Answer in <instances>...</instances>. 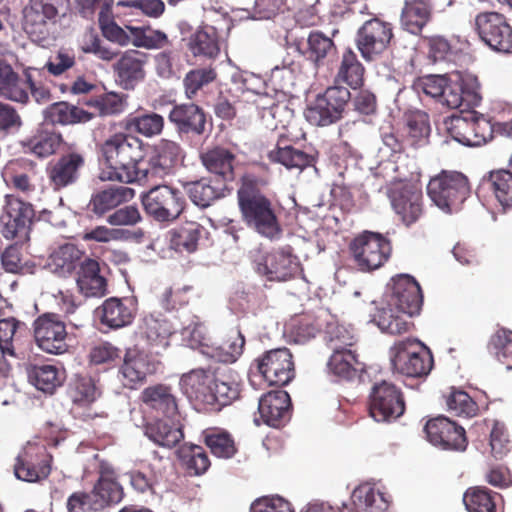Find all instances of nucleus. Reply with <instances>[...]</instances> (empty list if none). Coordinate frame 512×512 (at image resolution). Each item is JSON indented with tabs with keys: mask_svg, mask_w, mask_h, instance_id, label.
Listing matches in <instances>:
<instances>
[{
	"mask_svg": "<svg viewBox=\"0 0 512 512\" xmlns=\"http://www.w3.org/2000/svg\"><path fill=\"white\" fill-rule=\"evenodd\" d=\"M269 180L253 170L246 171L239 179L237 201L243 222L261 236L270 240L282 234L276 205L265 192Z\"/></svg>",
	"mask_w": 512,
	"mask_h": 512,
	"instance_id": "f257e3e1",
	"label": "nucleus"
},
{
	"mask_svg": "<svg viewBox=\"0 0 512 512\" xmlns=\"http://www.w3.org/2000/svg\"><path fill=\"white\" fill-rule=\"evenodd\" d=\"M396 175L389 183L388 196L399 220L406 227L417 223L424 215V201L420 184V170L415 160L408 156L389 164Z\"/></svg>",
	"mask_w": 512,
	"mask_h": 512,
	"instance_id": "f03ea898",
	"label": "nucleus"
},
{
	"mask_svg": "<svg viewBox=\"0 0 512 512\" xmlns=\"http://www.w3.org/2000/svg\"><path fill=\"white\" fill-rule=\"evenodd\" d=\"M105 163L100 178L121 183L142 182L145 180L142 162V142L125 133H115L100 147Z\"/></svg>",
	"mask_w": 512,
	"mask_h": 512,
	"instance_id": "7ed1b4c3",
	"label": "nucleus"
},
{
	"mask_svg": "<svg viewBox=\"0 0 512 512\" xmlns=\"http://www.w3.org/2000/svg\"><path fill=\"white\" fill-rule=\"evenodd\" d=\"M42 438L43 442L29 441L16 458L14 474L19 480L33 483L49 476L52 457L47 447L58 446L65 440V435L57 426L49 423L43 430Z\"/></svg>",
	"mask_w": 512,
	"mask_h": 512,
	"instance_id": "20e7f679",
	"label": "nucleus"
},
{
	"mask_svg": "<svg viewBox=\"0 0 512 512\" xmlns=\"http://www.w3.org/2000/svg\"><path fill=\"white\" fill-rule=\"evenodd\" d=\"M69 9L70 0H29L23 9V28L33 41H43Z\"/></svg>",
	"mask_w": 512,
	"mask_h": 512,
	"instance_id": "39448f33",
	"label": "nucleus"
},
{
	"mask_svg": "<svg viewBox=\"0 0 512 512\" xmlns=\"http://www.w3.org/2000/svg\"><path fill=\"white\" fill-rule=\"evenodd\" d=\"M427 194L440 209L451 212L470 195V183L461 172L443 170L430 179Z\"/></svg>",
	"mask_w": 512,
	"mask_h": 512,
	"instance_id": "423d86ee",
	"label": "nucleus"
},
{
	"mask_svg": "<svg viewBox=\"0 0 512 512\" xmlns=\"http://www.w3.org/2000/svg\"><path fill=\"white\" fill-rule=\"evenodd\" d=\"M391 362L398 373L407 377L427 376L433 367L431 352L417 339L407 338L391 348Z\"/></svg>",
	"mask_w": 512,
	"mask_h": 512,
	"instance_id": "0eeeda50",
	"label": "nucleus"
},
{
	"mask_svg": "<svg viewBox=\"0 0 512 512\" xmlns=\"http://www.w3.org/2000/svg\"><path fill=\"white\" fill-rule=\"evenodd\" d=\"M449 136L458 143L474 147L481 146L492 137V125L483 116L473 110H461L444 120Z\"/></svg>",
	"mask_w": 512,
	"mask_h": 512,
	"instance_id": "6e6552de",
	"label": "nucleus"
},
{
	"mask_svg": "<svg viewBox=\"0 0 512 512\" xmlns=\"http://www.w3.org/2000/svg\"><path fill=\"white\" fill-rule=\"evenodd\" d=\"M144 211L157 222H173L186 208L183 192L169 185H156L141 196Z\"/></svg>",
	"mask_w": 512,
	"mask_h": 512,
	"instance_id": "1a4fd4ad",
	"label": "nucleus"
},
{
	"mask_svg": "<svg viewBox=\"0 0 512 512\" xmlns=\"http://www.w3.org/2000/svg\"><path fill=\"white\" fill-rule=\"evenodd\" d=\"M473 31L492 50L512 54V26L507 17L496 11L479 12L472 23Z\"/></svg>",
	"mask_w": 512,
	"mask_h": 512,
	"instance_id": "9d476101",
	"label": "nucleus"
},
{
	"mask_svg": "<svg viewBox=\"0 0 512 512\" xmlns=\"http://www.w3.org/2000/svg\"><path fill=\"white\" fill-rule=\"evenodd\" d=\"M405 408L403 392L394 383L381 380L372 385L368 398V410L375 421L396 420L404 414Z\"/></svg>",
	"mask_w": 512,
	"mask_h": 512,
	"instance_id": "9b49d317",
	"label": "nucleus"
},
{
	"mask_svg": "<svg viewBox=\"0 0 512 512\" xmlns=\"http://www.w3.org/2000/svg\"><path fill=\"white\" fill-rule=\"evenodd\" d=\"M351 98L348 88L330 86L318 94L314 102L305 110V118L315 126H328L343 117L345 107Z\"/></svg>",
	"mask_w": 512,
	"mask_h": 512,
	"instance_id": "f8f14e48",
	"label": "nucleus"
},
{
	"mask_svg": "<svg viewBox=\"0 0 512 512\" xmlns=\"http://www.w3.org/2000/svg\"><path fill=\"white\" fill-rule=\"evenodd\" d=\"M393 29L392 23L379 17H372L358 28L355 44L365 61H375L388 50L394 38Z\"/></svg>",
	"mask_w": 512,
	"mask_h": 512,
	"instance_id": "ddd939ff",
	"label": "nucleus"
},
{
	"mask_svg": "<svg viewBox=\"0 0 512 512\" xmlns=\"http://www.w3.org/2000/svg\"><path fill=\"white\" fill-rule=\"evenodd\" d=\"M34 219L35 211L31 203L21 200L14 194L5 196L0 223L6 239H17L18 242L29 240Z\"/></svg>",
	"mask_w": 512,
	"mask_h": 512,
	"instance_id": "4468645a",
	"label": "nucleus"
},
{
	"mask_svg": "<svg viewBox=\"0 0 512 512\" xmlns=\"http://www.w3.org/2000/svg\"><path fill=\"white\" fill-rule=\"evenodd\" d=\"M349 249L361 271H372L381 267L390 257L392 250L388 239L379 233L369 231L355 237Z\"/></svg>",
	"mask_w": 512,
	"mask_h": 512,
	"instance_id": "2eb2a0df",
	"label": "nucleus"
},
{
	"mask_svg": "<svg viewBox=\"0 0 512 512\" xmlns=\"http://www.w3.org/2000/svg\"><path fill=\"white\" fill-rule=\"evenodd\" d=\"M256 272L268 281L285 282L297 275L300 268L298 257L290 246L259 253L254 258Z\"/></svg>",
	"mask_w": 512,
	"mask_h": 512,
	"instance_id": "dca6fc26",
	"label": "nucleus"
},
{
	"mask_svg": "<svg viewBox=\"0 0 512 512\" xmlns=\"http://www.w3.org/2000/svg\"><path fill=\"white\" fill-rule=\"evenodd\" d=\"M34 338L37 346L44 352L62 355L69 349L66 325L57 314L45 313L33 323Z\"/></svg>",
	"mask_w": 512,
	"mask_h": 512,
	"instance_id": "f3484780",
	"label": "nucleus"
},
{
	"mask_svg": "<svg viewBox=\"0 0 512 512\" xmlns=\"http://www.w3.org/2000/svg\"><path fill=\"white\" fill-rule=\"evenodd\" d=\"M424 432L427 440L442 450L463 452L468 446L465 429L443 415L429 419Z\"/></svg>",
	"mask_w": 512,
	"mask_h": 512,
	"instance_id": "a211bd4d",
	"label": "nucleus"
},
{
	"mask_svg": "<svg viewBox=\"0 0 512 512\" xmlns=\"http://www.w3.org/2000/svg\"><path fill=\"white\" fill-rule=\"evenodd\" d=\"M86 166L85 152L70 149L48 163L46 172L54 190H61L76 184Z\"/></svg>",
	"mask_w": 512,
	"mask_h": 512,
	"instance_id": "6ab92c4d",
	"label": "nucleus"
},
{
	"mask_svg": "<svg viewBox=\"0 0 512 512\" xmlns=\"http://www.w3.org/2000/svg\"><path fill=\"white\" fill-rule=\"evenodd\" d=\"M255 362L258 372L270 386H285L294 378L293 356L287 348L269 350Z\"/></svg>",
	"mask_w": 512,
	"mask_h": 512,
	"instance_id": "aec40b11",
	"label": "nucleus"
},
{
	"mask_svg": "<svg viewBox=\"0 0 512 512\" xmlns=\"http://www.w3.org/2000/svg\"><path fill=\"white\" fill-rule=\"evenodd\" d=\"M452 4L453 0H405L400 14V25L403 30L420 35L432 20L433 14L443 13Z\"/></svg>",
	"mask_w": 512,
	"mask_h": 512,
	"instance_id": "412c9836",
	"label": "nucleus"
},
{
	"mask_svg": "<svg viewBox=\"0 0 512 512\" xmlns=\"http://www.w3.org/2000/svg\"><path fill=\"white\" fill-rule=\"evenodd\" d=\"M184 159V151L181 145L173 140L161 139L152 150L148 161V167L143 168L145 180L162 179L175 172Z\"/></svg>",
	"mask_w": 512,
	"mask_h": 512,
	"instance_id": "4be33fe9",
	"label": "nucleus"
},
{
	"mask_svg": "<svg viewBox=\"0 0 512 512\" xmlns=\"http://www.w3.org/2000/svg\"><path fill=\"white\" fill-rule=\"evenodd\" d=\"M423 305V293L419 283L408 274H400L392 278V291L388 306L397 309L398 313L410 317L418 315Z\"/></svg>",
	"mask_w": 512,
	"mask_h": 512,
	"instance_id": "5701e85b",
	"label": "nucleus"
},
{
	"mask_svg": "<svg viewBox=\"0 0 512 512\" xmlns=\"http://www.w3.org/2000/svg\"><path fill=\"white\" fill-rule=\"evenodd\" d=\"M142 410L150 418L173 419L179 413L177 397L171 386L166 384L150 385L139 396Z\"/></svg>",
	"mask_w": 512,
	"mask_h": 512,
	"instance_id": "b1692460",
	"label": "nucleus"
},
{
	"mask_svg": "<svg viewBox=\"0 0 512 512\" xmlns=\"http://www.w3.org/2000/svg\"><path fill=\"white\" fill-rule=\"evenodd\" d=\"M137 313V302L132 297H110L95 310L101 325L117 330L132 324Z\"/></svg>",
	"mask_w": 512,
	"mask_h": 512,
	"instance_id": "393cba45",
	"label": "nucleus"
},
{
	"mask_svg": "<svg viewBox=\"0 0 512 512\" xmlns=\"http://www.w3.org/2000/svg\"><path fill=\"white\" fill-rule=\"evenodd\" d=\"M168 120L180 137H200L206 132L207 114L194 103L174 105L168 114Z\"/></svg>",
	"mask_w": 512,
	"mask_h": 512,
	"instance_id": "a878e982",
	"label": "nucleus"
},
{
	"mask_svg": "<svg viewBox=\"0 0 512 512\" xmlns=\"http://www.w3.org/2000/svg\"><path fill=\"white\" fill-rule=\"evenodd\" d=\"M2 178L8 188L29 197L36 192L37 165L32 160L17 158L10 160L2 169Z\"/></svg>",
	"mask_w": 512,
	"mask_h": 512,
	"instance_id": "bb28decb",
	"label": "nucleus"
},
{
	"mask_svg": "<svg viewBox=\"0 0 512 512\" xmlns=\"http://www.w3.org/2000/svg\"><path fill=\"white\" fill-rule=\"evenodd\" d=\"M32 72L41 71L37 68L27 67L20 75L10 64L0 62V97L21 103L29 102V83L32 81Z\"/></svg>",
	"mask_w": 512,
	"mask_h": 512,
	"instance_id": "cd10ccee",
	"label": "nucleus"
},
{
	"mask_svg": "<svg viewBox=\"0 0 512 512\" xmlns=\"http://www.w3.org/2000/svg\"><path fill=\"white\" fill-rule=\"evenodd\" d=\"M147 59L144 52L133 49L125 51L113 64L116 82L125 90H133L145 78Z\"/></svg>",
	"mask_w": 512,
	"mask_h": 512,
	"instance_id": "c85d7f7f",
	"label": "nucleus"
},
{
	"mask_svg": "<svg viewBox=\"0 0 512 512\" xmlns=\"http://www.w3.org/2000/svg\"><path fill=\"white\" fill-rule=\"evenodd\" d=\"M259 414L265 424L281 427L291 415V399L284 390L271 391L262 396L258 405Z\"/></svg>",
	"mask_w": 512,
	"mask_h": 512,
	"instance_id": "c756f323",
	"label": "nucleus"
},
{
	"mask_svg": "<svg viewBox=\"0 0 512 512\" xmlns=\"http://www.w3.org/2000/svg\"><path fill=\"white\" fill-rule=\"evenodd\" d=\"M155 371L154 364L143 352L129 348L126 350L119 374L125 387L135 389L146 381L148 375Z\"/></svg>",
	"mask_w": 512,
	"mask_h": 512,
	"instance_id": "7c9ffc66",
	"label": "nucleus"
},
{
	"mask_svg": "<svg viewBox=\"0 0 512 512\" xmlns=\"http://www.w3.org/2000/svg\"><path fill=\"white\" fill-rule=\"evenodd\" d=\"M240 396V383L236 374L230 369L217 370L212 385V401L208 411L219 412L223 407L232 404Z\"/></svg>",
	"mask_w": 512,
	"mask_h": 512,
	"instance_id": "2f4dec72",
	"label": "nucleus"
},
{
	"mask_svg": "<svg viewBox=\"0 0 512 512\" xmlns=\"http://www.w3.org/2000/svg\"><path fill=\"white\" fill-rule=\"evenodd\" d=\"M389 501L384 494L368 483L356 487L350 501L343 503L338 512H385Z\"/></svg>",
	"mask_w": 512,
	"mask_h": 512,
	"instance_id": "473e14b6",
	"label": "nucleus"
},
{
	"mask_svg": "<svg viewBox=\"0 0 512 512\" xmlns=\"http://www.w3.org/2000/svg\"><path fill=\"white\" fill-rule=\"evenodd\" d=\"M91 491L104 511L107 507L118 504L124 496L115 469L105 462L99 466V476Z\"/></svg>",
	"mask_w": 512,
	"mask_h": 512,
	"instance_id": "72a5a7b5",
	"label": "nucleus"
},
{
	"mask_svg": "<svg viewBox=\"0 0 512 512\" xmlns=\"http://www.w3.org/2000/svg\"><path fill=\"white\" fill-rule=\"evenodd\" d=\"M68 393L76 409H88L87 412H78L80 419L90 421L98 416V414L90 408L91 404L97 399V388L91 376L87 374L74 375L69 384Z\"/></svg>",
	"mask_w": 512,
	"mask_h": 512,
	"instance_id": "f704fd0d",
	"label": "nucleus"
},
{
	"mask_svg": "<svg viewBox=\"0 0 512 512\" xmlns=\"http://www.w3.org/2000/svg\"><path fill=\"white\" fill-rule=\"evenodd\" d=\"M79 292L85 297H102L107 292V281L100 274L99 262L85 256L75 272Z\"/></svg>",
	"mask_w": 512,
	"mask_h": 512,
	"instance_id": "c9c22d12",
	"label": "nucleus"
},
{
	"mask_svg": "<svg viewBox=\"0 0 512 512\" xmlns=\"http://www.w3.org/2000/svg\"><path fill=\"white\" fill-rule=\"evenodd\" d=\"M85 256V253L75 244L66 243L52 251L46 266L54 275L68 278L75 274Z\"/></svg>",
	"mask_w": 512,
	"mask_h": 512,
	"instance_id": "e433bc0d",
	"label": "nucleus"
},
{
	"mask_svg": "<svg viewBox=\"0 0 512 512\" xmlns=\"http://www.w3.org/2000/svg\"><path fill=\"white\" fill-rule=\"evenodd\" d=\"M134 196L135 191L132 188L111 185L93 193L87 208L97 218H101L109 211L130 201Z\"/></svg>",
	"mask_w": 512,
	"mask_h": 512,
	"instance_id": "4c0bfd02",
	"label": "nucleus"
},
{
	"mask_svg": "<svg viewBox=\"0 0 512 512\" xmlns=\"http://www.w3.org/2000/svg\"><path fill=\"white\" fill-rule=\"evenodd\" d=\"M214 374L204 369H194L181 377L180 384L186 396L208 410L212 401Z\"/></svg>",
	"mask_w": 512,
	"mask_h": 512,
	"instance_id": "58836bf2",
	"label": "nucleus"
},
{
	"mask_svg": "<svg viewBox=\"0 0 512 512\" xmlns=\"http://www.w3.org/2000/svg\"><path fill=\"white\" fill-rule=\"evenodd\" d=\"M267 157L271 163L280 164L288 170L295 169L300 172L314 166L317 160L316 154L284 144L282 139L277 141L276 146L268 152Z\"/></svg>",
	"mask_w": 512,
	"mask_h": 512,
	"instance_id": "ea45409f",
	"label": "nucleus"
},
{
	"mask_svg": "<svg viewBox=\"0 0 512 512\" xmlns=\"http://www.w3.org/2000/svg\"><path fill=\"white\" fill-rule=\"evenodd\" d=\"M205 168L216 177V181L227 185L235 179V155L228 149L215 147L201 155Z\"/></svg>",
	"mask_w": 512,
	"mask_h": 512,
	"instance_id": "a19ab883",
	"label": "nucleus"
},
{
	"mask_svg": "<svg viewBox=\"0 0 512 512\" xmlns=\"http://www.w3.org/2000/svg\"><path fill=\"white\" fill-rule=\"evenodd\" d=\"M141 428L150 441L165 448L175 447L184 438L182 428L169 424L164 418H144Z\"/></svg>",
	"mask_w": 512,
	"mask_h": 512,
	"instance_id": "79ce46f5",
	"label": "nucleus"
},
{
	"mask_svg": "<svg viewBox=\"0 0 512 512\" xmlns=\"http://www.w3.org/2000/svg\"><path fill=\"white\" fill-rule=\"evenodd\" d=\"M184 188L192 203L201 208H207L216 200L225 197L228 191L227 185L211 178L187 182Z\"/></svg>",
	"mask_w": 512,
	"mask_h": 512,
	"instance_id": "37998d69",
	"label": "nucleus"
},
{
	"mask_svg": "<svg viewBox=\"0 0 512 512\" xmlns=\"http://www.w3.org/2000/svg\"><path fill=\"white\" fill-rule=\"evenodd\" d=\"M301 53L316 68H320L327 64L329 58L337 54V46L331 37L321 31L313 30L309 33L306 47Z\"/></svg>",
	"mask_w": 512,
	"mask_h": 512,
	"instance_id": "c03bdc74",
	"label": "nucleus"
},
{
	"mask_svg": "<svg viewBox=\"0 0 512 512\" xmlns=\"http://www.w3.org/2000/svg\"><path fill=\"white\" fill-rule=\"evenodd\" d=\"M189 50L195 57L215 59L220 54V35L211 25L200 26L189 39Z\"/></svg>",
	"mask_w": 512,
	"mask_h": 512,
	"instance_id": "a18cd8bd",
	"label": "nucleus"
},
{
	"mask_svg": "<svg viewBox=\"0 0 512 512\" xmlns=\"http://www.w3.org/2000/svg\"><path fill=\"white\" fill-rule=\"evenodd\" d=\"M165 126L164 117L156 112L142 110L130 115L125 122L128 131L138 133L146 138L160 135Z\"/></svg>",
	"mask_w": 512,
	"mask_h": 512,
	"instance_id": "49530a36",
	"label": "nucleus"
},
{
	"mask_svg": "<svg viewBox=\"0 0 512 512\" xmlns=\"http://www.w3.org/2000/svg\"><path fill=\"white\" fill-rule=\"evenodd\" d=\"M204 228L197 222L191 221L168 232L169 245L177 252H194Z\"/></svg>",
	"mask_w": 512,
	"mask_h": 512,
	"instance_id": "de8ad7c7",
	"label": "nucleus"
},
{
	"mask_svg": "<svg viewBox=\"0 0 512 512\" xmlns=\"http://www.w3.org/2000/svg\"><path fill=\"white\" fill-rule=\"evenodd\" d=\"M93 116V113L63 101L52 104L46 111V118L51 123L60 125L86 123Z\"/></svg>",
	"mask_w": 512,
	"mask_h": 512,
	"instance_id": "09e8293b",
	"label": "nucleus"
},
{
	"mask_svg": "<svg viewBox=\"0 0 512 512\" xmlns=\"http://www.w3.org/2000/svg\"><path fill=\"white\" fill-rule=\"evenodd\" d=\"M113 0H103L98 15L102 35L109 41L126 46L131 43V34L121 28L113 18Z\"/></svg>",
	"mask_w": 512,
	"mask_h": 512,
	"instance_id": "8fccbe9b",
	"label": "nucleus"
},
{
	"mask_svg": "<svg viewBox=\"0 0 512 512\" xmlns=\"http://www.w3.org/2000/svg\"><path fill=\"white\" fill-rule=\"evenodd\" d=\"M365 68L352 49L343 52L337 71L336 80L347 84L352 89L360 88L364 82Z\"/></svg>",
	"mask_w": 512,
	"mask_h": 512,
	"instance_id": "3c124183",
	"label": "nucleus"
},
{
	"mask_svg": "<svg viewBox=\"0 0 512 512\" xmlns=\"http://www.w3.org/2000/svg\"><path fill=\"white\" fill-rule=\"evenodd\" d=\"M31 383L45 393H53L65 379L64 372L51 364L34 365L29 371Z\"/></svg>",
	"mask_w": 512,
	"mask_h": 512,
	"instance_id": "603ef678",
	"label": "nucleus"
},
{
	"mask_svg": "<svg viewBox=\"0 0 512 512\" xmlns=\"http://www.w3.org/2000/svg\"><path fill=\"white\" fill-rule=\"evenodd\" d=\"M202 436L211 453L218 458L229 459L237 452L235 441L226 430L207 428L203 431Z\"/></svg>",
	"mask_w": 512,
	"mask_h": 512,
	"instance_id": "864d4df0",
	"label": "nucleus"
},
{
	"mask_svg": "<svg viewBox=\"0 0 512 512\" xmlns=\"http://www.w3.org/2000/svg\"><path fill=\"white\" fill-rule=\"evenodd\" d=\"M358 355L354 350L336 351L327 362L328 371L342 380H352L358 372Z\"/></svg>",
	"mask_w": 512,
	"mask_h": 512,
	"instance_id": "5fc2aeb1",
	"label": "nucleus"
},
{
	"mask_svg": "<svg viewBox=\"0 0 512 512\" xmlns=\"http://www.w3.org/2000/svg\"><path fill=\"white\" fill-rule=\"evenodd\" d=\"M500 495L486 486H474L466 490L463 502L468 512H496V498Z\"/></svg>",
	"mask_w": 512,
	"mask_h": 512,
	"instance_id": "6e6d98bb",
	"label": "nucleus"
},
{
	"mask_svg": "<svg viewBox=\"0 0 512 512\" xmlns=\"http://www.w3.org/2000/svg\"><path fill=\"white\" fill-rule=\"evenodd\" d=\"M441 96V102L451 109L470 108L473 104L476 94L465 89L462 79H448L445 85V91Z\"/></svg>",
	"mask_w": 512,
	"mask_h": 512,
	"instance_id": "4d7b16f0",
	"label": "nucleus"
},
{
	"mask_svg": "<svg viewBox=\"0 0 512 512\" xmlns=\"http://www.w3.org/2000/svg\"><path fill=\"white\" fill-rule=\"evenodd\" d=\"M447 410L459 417L472 418L478 415L477 402L464 390L451 387L445 395Z\"/></svg>",
	"mask_w": 512,
	"mask_h": 512,
	"instance_id": "13d9d810",
	"label": "nucleus"
},
{
	"mask_svg": "<svg viewBox=\"0 0 512 512\" xmlns=\"http://www.w3.org/2000/svg\"><path fill=\"white\" fill-rule=\"evenodd\" d=\"M131 34V44L138 48L145 49H163L170 45L168 36L160 31L150 27L126 26Z\"/></svg>",
	"mask_w": 512,
	"mask_h": 512,
	"instance_id": "bf43d9fd",
	"label": "nucleus"
},
{
	"mask_svg": "<svg viewBox=\"0 0 512 512\" xmlns=\"http://www.w3.org/2000/svg\"><path fill=\"white\" fill-rule=\"evenodd\" d=\"M179 458L191 475H202L210 467V459L203 447L184 444L178 450Z\"/></svg>",
	"mask_w": 512,
	"mask_h": 512,
	"instance_id": "052dcab7",
	"label": "nucleus"
},
{
	"mask_svg": "<svg viewBox=\"0 0 512 512\" xmlns=\"http://www.w3.org/2000/svg\"><path fill=\"white\" fill-rule=\"evenodd\" d=\"M141 329L152 345H166L168 338L174 333V328L168 320L153 314L144 317Z\"/></svg>",
	"mask_w": 512,
	"mask_h": 512,
	"instance_id": "680f3d73",
	"label": "nucleus"
},
{
	"mask_svg": "<svg viewBox=\"0 0 512 512\" xmlns=\"http://www.w3.org/2000/svg\"><path fill=\"white\" fill-rule=\"evenodd\" d=\"M321 328L322 323L319 322V319L308 314L295 316L288 325L290 337L298 344H303L314 338Z\"/></svg>",
	"mask_w": 512,
	"mask_h": 512,
	"instance_id": "e2e57ef3",
	"label": "nucleus"
},
{
	"mask_svg": "<svg viewBox=\"0 0 512 512\" xmlns=\"http://www.w3.org/2000/svg\"><path fill=\"white\" fill-rule=\"evenodd\" d=\"M488 348L491 354L505 366L512 369V330L498 329L490 338Z\"/></svg>",
	"mask_w": 512,
	"mask_h": 512,
	"instance_id": "0e129e2a",
	"label": "nucleus"
},
{
	"mask_svg": "<svg viewBox=\"0 0 512 512\" xmlns=\"http://www.w3.org/2000/svg\"><path fill=\"white\" fill-rule=\"evenodd\" d=\"M378 327L391 335H401L413 328V323L406 320L403 315L394 312V307H384L375 316Z\"/></svg>",
	"mask_w": 512,
	"mask_h": 512,
	"instance_id": "69168bd1",
	"label": "nucleus"
},
{
	"mask_svg": "<svg viewBox=\"0 0 512 512\" xmlns=\"http://www.w3.org/2000/svg\"><path fill=\"white\" fill-rule=\"evenodd\" d=\"M490 189L503 208L512 207V171H491L488 177Z\"/></svg>",
	"mask_w": 512,
	"mask_h": 512,
	"instance_id": "338daca9",
	"label": "nucleus"
},
{
	"mask_svg": "<svg viewBox=\"0 0 512 512\" xmlns=\"http://www.w3.org/2000/svg\"><path fill=\"white\" fill-rule=\"evenodd\" d=\"M323 339L332 353L350 350L356 342L348 329L334 322L327 323Z\"/></svg>",
	"mask_w": 512,
	"mask_h": 512,
	"instance_id": "774afa93",
	"label": "nucleus"
}]
</instances>
